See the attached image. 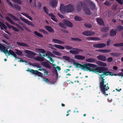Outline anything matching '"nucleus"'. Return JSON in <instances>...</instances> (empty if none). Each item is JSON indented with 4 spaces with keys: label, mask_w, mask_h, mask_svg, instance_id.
Returning <instances> with one entry per match:
<instances>
[{
    "label": "nucleus",
    "mask_w": 123,
    "mask_h": 123,
    "mask_svg": "<svg viewBox=\"0 0 123 123\" xmlns=\"http://www.w3.org/2000/svg\"><path fill=\"white\" fill-rule=\"evenodd\" d=\"M51 18L54 21L56 22H58V20L55 17H51Z\"/></svg>",
    "instance_id": "6e6d98bb"
},
{
    "label": "nucleus",
    "mask_w": 123,
    "mask_h": 123,
    "mask_svg": "<svg viewBox=\"0 0 123 123\" xmlns=\"http://www.w3.org/2000/svg\"><path fill=\"white\" fill-rule=\"evenodd\" d=\"M42 64L46 68H51V66L46 62H43Z\"/></svg>",
    "instance_id": "2f4dec72"
},
{
    "label": "nucleus",
    "mask_w": 123,
    "mask_h": 123,
    "mask_svg": "<svg viewBox=\"0 0 123 123\" xmlns=\"http://www.w3.org/2000/svg\"><path fill=\"white\" fill-rule=\"evenodd\" d=\"M97 63L100 66H107V64L105 63L100 61H97Z\"/></svg>",
    "instance_id": "7c9ffc66"
},
{
    "label": "nucleus",
    "mask_w": 123,
    "mask_h": 123,
    "mask_svg": "<svg viewBox=\"0 0 123 123\" xmlns=\"http://www.w3.org/2000/svg\"><path fill=\"white\" fill-rule=\"evenodd\" d=\"M113 45L115 47L123 46V43H117L113 44Z\"/></svg>",
    "instance_id": "4c0bfd02"
},
{
    "label": "nucleus",
    "mask_w": 123,
    "mask_h": 123,
    "mask_svg": "<svg viewBox=\"0 0 123 123\" xmlns=\"http://www.w3.org/2000/svg\"><path fill=\"white\" fill-rule=\"evenodd\" d=\"M113 60V58L112 57L108 58V62H111Z\"/></svg>",
    "instance_id": "4d7b16f0"
},
{
    "label": "nucleus",
    "mask_w": 123,
    "mask_h": 123,
    "mask_svg": "<svg viewBox=\"0 0 123 123\" xmlns=\"http://www.w3.org/2000/svg\"><path fill=\"white\" fill-rule=\"evenodd\" d=\"M74 19L75 20L80 21L82 20V19L80 17L77 16H75L74 17Z\"/></svg>",
    "instance_id": "72a5a7b5"
},
{
    "label": "nucleus",
    "mask_w": 123,
    "mask_h": 123,
    "mask_svg": "<svg viewBox=\"0 0 123 123\" xmlns=\"http://www.w3.org/2000/svg\"><path fill=\"white\" fill-rule=\"evenodd\" d=\"M91 40H95V41H97L98 40H100V38H98L97 37H91Z\"/></svg>",
    "instance_id": "8fccbe9b"
},
{
    "label": "nucleus",
    "mask_w": 123,
    "mask_h": 123,
    "mask_svg": "<svg viewBox=\"0 0 123 123\" xmlns=\"http://www.w3.org/2000/svg\"><path fill=\"white\" fill-rule=\"evenodd\" d=\"M70 39L73 41H81L82 40L78 38H71Z\"/></svg>",
    "instance_id": "c03bdc74"
},
{
    "label": "nucleus",
    "mask_w": 123,
    "mask_h": 123,
    "mask_svg": "<svg viewBox=\"0 0 123 123\" xmlns=\"http://www.w3.org/2000/svg\"><path fill=\"white\" fill-rule=\"evenodd\" d=\"M53 53L55 55L58 56H60L61 55V53L58 51H54L53 52Z\"/></svg>",
    "instance_id": "3c124183"
},
{
    "label": "nucleus",
    "mask_w": 123,
    "mask_h": 123,
    "mask_svg": "<svg viewBox=\"0 0 123 123\" xmlns=\"http://www.w3.org/2000/svg\"><path fill=\"white\" fill-rule=\"evenodd\" d=\"M53 47H55L57 48H58L62 49H64V46L56 44L54 45L53 46Z\"/></svg>",
    "instance_id": "473e14b6"
},
{
    "label": "nucleus",
    "mask_w": 123,
    "mask_h": 123,
    "mask_svg": "<svg viewBox=\"0 0 123 123\" xmlns=\"http://www.w3.org/2000/svg\"><path fill=\"white\" fill-rule=\"evenodd\" d=\"M65 47L66 49L68 50L73 49V50H70L69 51V52L70 53L74 54L77 55L79 54L80 52H82L83 51V50L81 49H79L77 48H73L68 45H65Z\"/></svg>",
    "instance_id": "7ed1b4c3"
},
{
    "label": "nucleus",
    "mask_w": 123,
    "mask_h": 123,
    "mask_svg": "<svg viewBox=\"0 0 123 123\" xmlns=\"http://www.w3.org/2000/svg\"><path fill=\"white\" fill-rule=\"evenodd\" d=\"M8 3L11 6L13 7L14 8H16L18 10L20 11L21 10V7L20 6L14 4L13 5L12 4V2L10 1L9 0H6Z\"/></svg>",
    "instance_id": "6e6552de"
},
{
    "label": "nucleus",
    "mask_w": 123,
    "mask_h": 123,
    "mask_svg": "<svg viewBox=\"0 0 123 123\" xmlns=\"http://www.w3.org/2000/svg\"><path fill=\"white\" fill-rule=\"evenodd\" d=\"M17 44L18 45L21 46H25L26 47H28V45L27 43H23L22 42H17Z\"/></svg>",
    "instance_id": "393cba45"
},
{
    "label": "nucleus",
    "mask_w": 123,
    "mask_h": 123,
    "mask_svg": "<svg viewBox=\"0 0 123 123\" xmlns=\"http://www.w3.org/2000/svg\"><path fill=\"white\" fill-rule=\"evenodd\" d=\"M44 58L43 57H40L38 56L36 57L35 58V59L39 61H44Z\"/></svg>",
    "instance_id": "ea45409f"
},
{
    "label": "nucleus",
    "mask_w": 123,
    "mask_h": 123,
    "mask_svg": "<svg viewBox=\"0 0 123 123\" xmlns=\"http://www.w3.org/2000/svg\"><path fill=\"white\" fill-rule=\"evenodd\" d=\"M8 55H12V56L15 57V58H18V57H16V55L14 51L12 50H9L8 53Z\"/></svg>",
    "instance_id": "4be33fe9"
},
{
    "label": "nucleus",
    "mask_w": 123,
    "mask_h": 123,
    "mask_svg": "<svg viewBox=\"0 0 123 123\" xmlns=\"http://www.w3.org/2000/svg\"><path fill=\"white\" fill-rule=\"evenodd\" d=\"M18 59H20V60H19V61H18V62H26L25 61H23V59H22V58H21V59H20L19 58H18Z\"/></svg>",
    "instance_id": "0e129e2a"
},
{
    "label": "nucleus",
    "mask_w": 123,
    "mask_h": 123,
    "mask_svg": "<svg viewBox=\"0 0 123 123\" xmlns=\"http://www.w3.org/2000/svg\"><path fill=\"white\" fill-rule=\"evenodd\" d=\"M5 18L6 20L8 21L11 24L13 25H15L18 28L21 30H22L23 29L22 27L21 26L18 24L15 23L13 21L8 17L7 16Z\"/></svg>",
    "instance_id": "423d86ee"
},
{
    "label": "nucleus",
    "mask_w": 123,
    "mask_h": 123,
    "mask_svg": "<svg viewBox=\"0 0 123 123\" xmlns=\"http://www.w3.org/2000/svg\"><path fill=\"white\" fill-rule=\"evenodd\" d=\"M115 0L120 4H122L123 3V2L121 0Z\"/></svg>",
    "instance_id": "13d9d810"
},
{
    "label": "nucleus",
    "mask_w": 123,
    "mask_h": 123,
    "mask_svg": "<svg viewBox=\"0 0 123 123\" xmlns=\"http://www.w3.org/2000/svg\"><path fill=\"white\" fill-rule=\"evenodd\" d=\"M65 12H66L67 13L71 12L74 10V8L73 5L71 4L65 6Z\"/></svg>",
    "instance_id": "39448f33"
},
{
    "label": "nucleus",
    "mask_w": 123,
    "mask_h": 123,
    "mask_svg": "<svg viewBox=\"0 0 123 123\" xmlns=\"http://www.w3.org/2000/svg\"><path fill=\"white\" fill-rule=\"evenodd\" d=\"M0 26L1 30H3L4 29L6 30L7 27L1 21H0Z\"/></svg>",
    "instance_id": "c85d7f7f"
},
{
    "label": "nucleus",
    "mask_w": 123,
    "mask_h": 123,
    "mask_svg": "<svg viewBox=\"0 0 123 123\" xmlns=\"http://www.w3.org/2000/svg\"><path fill=\"white\" fill-rule=\"evenodd\" d=\"M96 60V59L92 58H88L86 60V61L91 63H93L95 62Z\"/></svg>",
    "instance_id": "cd10ccee"
},
{
    "label": "nucleus",
    "mask_w": 123,
    "mask_h": 123,
    "mask_svg": "<svg viewBox=\"0 0 123 123\" xmlns=\"http://www.w3.org/2000/svg\"><path fill=\"white\" fill-rule=\"evenodd\" d=\"M57 15L59 17L61 18H64V17L63 16L59 13H57Z\"/></svg>",
    "instance_id": "5fc2aeb1"
},
{
    "label": "nucleus",
    "mask_w": 123,
    "mask_h": 123,
    "mask_svg": "<svg viewBox=\"0 0 123 123\" xmlns=\"http://www.w3.org/2000/svg\"><path fill=\"white\" fill-rule=\"evenodd\" d=\"M39 30L40 32H42L45 34L47 35L48 34L47 32L43 29H39Z\"/></svg>",
    "instance_id": "de8ad7c7"
},
{
    "label": "nucleus",
    "mask_w": 123,
    "mask_h": 123,
    "mask_svg": "<svg viewBox=\"0 0 123 123\" xmlns=\"http://www.w3.org/2000/svg\"><path fill=\"white\" fill-rule=\"evenodd\" d=\"M25 52L27 54L26 56L29 58H32L36 55L35 53L29 50H25Z\"/></svg>",
    "instance_id": "0eeeda50"
},
{
    "label": "nucleus",
    "mask_w": 123,
    "mask_h": 123,
    "mask_svg": "<svg viewBox=\"0 0 123 123\" xmlns=\"http://www.w3.org/2000/svg\"><path fill=\"white\" fill-rule=\"evenodd\" d=\"M117 33L116 30L112 29L110 31V35L111 36H114L116 35Z\"/></svg>",
    "instance_id": "b1692460"
},
{
    "label": "nucleus",
    "mask_w": 123,
    "mask_h": 123,
    "mask_svg": "<svg viewBox=\"0 0 123 123\" xmlns=\"http://www.w3.org/2000/svg\"><path fill=\"white\" fill-rule=\"evenodd\" d=\"M53 72L54 74H55L56 76V77H58V73L57 70L55 68L53 69Z\"/></svg>",
    "instance_id": "864d4df0"
},
{
    "label": "nucleus",
    "mask_w": 123,
    "mask_h": 123,
    "mask_svg": "<svg viewBox=\"0 0 123 123\" xmlns=\"http://www.w3.org/2000/svg\"><path fill=\"white\" fill-rule=\"evenodd\" d=\"M97 57L98 60L103 61H105L106 60V57L103 55H98Z\"/></svg>",
    "instance_id": "6ab92c4d"
},
{
    "label": "nucleus",
    "mask_w": 123,
    "mask_h": 123,
    "mask_svg": "<svg viewBox=\"0 0 123 123\" xmlns=\"http://www.w3.org/2000/svg\"><path fill=\"white\" fill-rule=\"evenodd\" d=\"M52 42L55 43H57L59 44H63L64 43V42L61 41L60 40L56 39H53L52 40Z\"/></svg>",
    "instance_id": "412c9836"
},
{
    "label": "nucleus",
    "mask_w": 123,
    "mask_h": 123,
    "mask_svg": "<svg viewBox=\"0 0 123 123\" xmlns=\"http://www.w3.org/2000/svg\"><path fill=\"white\" fill-rule=\"evenodd\" d=\"M84 25L87 28H91L92 27V26L91 24L87 23H85L84 24Z\"/></svg>",
    "instance_id": "37998d69"
},
{
    "label": "nucleus",
    "mask_w": 123,
    "mask_h": 123,
    "mask_svg": "<svg viewBox=\"0 0 123 123\" xmlns=\"http://www.w3.org/2000/svg\"><path fill=\"white\" fill-rule=\"evenodd\" d=\"M63 22L66 26H68L70 27H73V24L72 23L69 21L65 19L64 20Z\"/></svg>",
    "instance_id": "f8f14e48"
},
{
    "label": "nucleus",
    "mask_w": 123,
    "mask_h": 123,
    "mask_svg": "<svg viewBox=\"0 0 123 123\" xmlns=\"http://www.w3.org/2000/svg\"><path fill=\"white\" fill-rule=\"evenodd\" d=\"M106 44L103 43H99L93 44V46L96 48H102L105 47Z\"/></svg>",
    "instance_id": "9d476101"
},
{
    "label": "nucleus",
    "mask_w": 123,
    "mask_h": 123,
    "mask_svg": "<svg viewBox=\"0 0 123 123\" xmlns=\"http://www.w3.org/2000/svg\"><path fill=\"white\" fill-rule=\"evenodd\" d=\"M38 70H40L43 71V74L44 75V76L47 75L48 73L46 69L43 68H42L41 69H39Z\"/></svg>",
    "instance_id": "c756f323"
},
{
    "label": "nucleus",
    "mask_w": 123,
    "mask_h": 123,
    "mask_svg": "<svg viewBox=\"0 0 123 123\" xmlns=\"http://www.w3.org/2000/svg\"><path fill=\"white\" fill-rule=\"evenodd\" d=\"M80 4L81 6L83 8V10L85 13L88 15H91V12L89 8L87 7V5L85 2L80 1Z\"/></svg>",
    "instance_id": "20e7f679"
},
{
    "label": "nucleus",
    "mask_w": 123,
    "mask_h": 123,
    "mask_svg": "<svg viewBox=\"0 0 123 123\" xmlns=\"http://www.w3.org/2000/svg\"><path fill=\"white\" fill-rule=\"evenodd\" d=\"M42 74L41 72H38V73H37V75H38V76H40Z\"/></svg>",
    "instance_id": "774afa93"
},
{
    "label": "nucleus",
    "mask_w": 123,
    "mask_h": 123,
    "mask_svg": "<svg viewBox=\"0 0 123 123\" xmlns=\"http://www.w3.org/2000/svg\"><path fill=\"white\" fill-rule=\"evenodd\" d=\"M48 14V15H49V16H51L52 17H55V16H54L53 15V13H50L49 14H49Z\"/></svg>",
    "instance_id": "e2e57ef3"
},
{
    "label": "nucleus",
    "mask_w": 123,
    "mask_h": 123,
    "mask_svg": "<svg viewBox=\"0 0 123 123\" xmlns=\"http://www.w3.org/2000/svg\"><path fill=\"white\" fill-rule=\"evenodd\" d=\"M88 3L89 6L91 9L93 10L95 8L96 6L95 4L92 1L89 0L88 1Z\"/></svg>",
    "instance_id": "2eb2a0df"
},
{
    "label": "nucleus",
    "mask_w": 123,
    "mask_h": 123,
    "mask_svg": "<svg viewBox=\"0 0 123 123\" xmlns=\"http://www.w3.org/2000/svg\"><path fill=\"white\" fill-rule=\"evenodd\" d=\"M34 33L35 35L37 36L38 37H43V36L40 33L37 32L36 31H34Z\"/></svg>",
    "instance_id": "e433bc0d"
},
{
    "label": "nucleus",
    "mask_w": 123,
    "mask_h": 123,
    "mask_svg": "<svg viewBox=\"0 0 123 123\" xmlns=\"http://www.w3.org/2000/svg\"><path fill=\"white\" fill-rule=\"evenodd\" d=\"M38 51L39 52V55L40 56H42V55L41 53H43L45 52V51L43 49H38Z\"/></svg>",
    "instance_id": "f704fd0d"
},
{
    "label": "nucleus",
    "mask_w": 123,
    "mask_h": 123,
    "mask_svg": "<svg viewBox=\"0 0 123 123\" xmlns=\"http://www.w3.org/2000/svg\"><path fill=\"white\" fill-rule=\"evenodd\" d=\"M21 13L23 15L25 16L27 18V17H28L29 16V15H28L27 14L25 13L22 12Z\"/></svg>",
    "instance_id": "bf43d9fd"
},
{
    "label": "nucleus",
    "mask_w": 123,
    "mask_h": 123,
    "mask_svg": "<svg viewBox=\"0 0 123 123\" xmlns=\"http://www.w3.org/2000/svg\"><path fill=\"white\" fill-rule=\"evenodd\" d=\"M101 31L102 32H106L108 31V27H102L101 29Z\"/></svg>",
    "instance_id": "a18cd8bd"
},
{
    "label": "nucleus",
    "mask_w": 123,
    "mask_h": 123,
    "mask_svg": "<svg viewBox=\"0 0 123 123\" xmlns=\"http://www.w3.org/2000/svg\"><path fill=\"white\" fill-rule=\"evenodd\" d=\"M117 29L118 31H122L123 30V26L121 25H118L117 26Z\"/></svg>",
    "instance_id": "a19ab883"
},
{
    "label": "nucleus",
    "mask_w": 123,
    "mask_h": 123,
    "mask_svg": "<svg viewBox=\"0 0 123 123\" xmlns=\"http://www.w3.org/2000/svg\"><path fill=\"white\" fill-rule=\"evenodd\" d=\"M95 68H92L91 67H89V71L90 72L92 71L98 74L101 77L104 75H108V71H105L108 70V68L104 67H101L98 66L97 67V66Z\"/></svg>",
    "instance_id": "f257e3e1"
},
{
    "label": "nucleus",
    "mask_w": 123,
    "mask_h": 123,
    "mask_svg": "<svg viewBox=\"0 0 123 123\" xmlns=\"http://www.w3.org/2000/svg\"><path fill=\"white\" fill-rule=\"evenodd\" d=\"M117 7V6L116 5H114L112 8V9L113 10H115L116 9Z\"/></svg>",
    "instance_id": "052dcab7"
},
{
    "label": "nucleus",
    "mask_w": 123,
    "mask_h": 123,
    "mask_svg": "<svg viewBox=\"0 0 123 123\" xmlns=\"http://www.w3.org/2000/svg\"><path fill=\"white\" fill-rule=\"evenodd\" d=\"M16 50V53L17 54L20 55H22V51L17 49Z\"/></svg>",
    "instance_id": "49530a36"
},
{
    "label": "nucleus",
    "mask_w": 123,
    "mask_h": 123,
    "mask_svg": "<svg viewBox=\"0 0 123 123\" xmlns=\"http://www.w3.org/2000/svg\"><path fill=\"white\" fill-rule=\"evenodd\" d=\"M20 18L26 24L32 26H34V25L32 23V22L29 21L28 20L23 18Z\"/></svg>",
    "instance_id": "9b49d317"
},
{
    "label": "nucleus",
    "mask_w": 123,
    "mask_h": 123,
    "mask_svg": "<svg viewBox=\"0 0 123 123\" xmlns=\"http://www.w3.org/2000/svg\"><path fill=\"white\" fill-rule=\"evenodd\" d=\"M45 28L49 32L53 33L55 32L54 30L51 26L46 25L45 26Z\"/></svg>",
    "instance_id": "aec40b11"
},
{
    "label": "nucleus",
    "mask_w": 123,
    "mask_h": 123,
    "mask_svg": "<svg viewBox=\"0 0 123 123\" xmlns=\"http://www.w3.org/2000/svg\"><path fill=\"white\" fill-rule=\"evenodd\" d=\"M97 21L98 24L101 26L104 25V23L103 19L101 18H97Z\"/></svg>",
    "instance_id": "a211bd4d"
},
{
    "label": "nucleus",
    "mask_w": 123,
    "mask_h": 123,
    "mask_svg": "<svg viewBox=\"0 0 123 123\" xmlns=\"http://www.w3.org/2000/svg\"><path fill=\"white\" fill-rule=\"evenodd\" d=\"M82 34L86 36H91L95 34L94 32L90 31H87L82 32Z\"/></svg>",
    "instance_id": "1a4fd4ad"
},
{
    "label": "nucleus",
    "mask_w": 123,
    "mask_h": 123,
    "mask_svg": "<svg viewBox=\"0 0 123 123\" xmlns=\"http://www.w3.org/2000/svg\"><path fill=\"white\" fill-rule=\"evenodd\" d=\"M65 6H64L63 4H61L60 6V10L61 12L63 13L65 12Z\"/></svg>",
    "instance_id": "5701e85b"
},
{
    "label": "nucleus",
    "mask_w": 123,
    "mask_h": 123,
    "mask_svg": "<svg viewBox=\"0 0 123 123\" xmlns=\"http://www.w3.org/2000/svg\"><path fill=\"white\" fill-rule=\"evenodd\" d=\"M46 54V56H51L53 55V54L52 53L49 51H48Z\"/></svg>",
    "instance_id": "603ef678"
},
{
    "label": "nucleus",
    "mask_w": 123,
    "mask_h": 123,
    "mask_svg": "<svg viewBox=\"0 0 123 123\" xmlns=\"http://www.w3.org/2000/svg\"><path fill=\"white\" fill-rule=\"evenodd\" d=\"M7 14L8 16H10L11 18L13 20L15 21H19V19L17 18L16 17L12 14L10 13H8Z\"/></svg>",
    "instance_id": "bb28decb"
},
{
    "label": "nucleus",
    "mask_w": 123,
    "mask_h": 123,
    "mask_svg": "<svg viewBox=\"0 0 123 123\" xmlns=\"http://www.w3.org/2000/svg\"><path fill=\"white\" fill-rule=\"evenodd\" d=\"M0 46V50H1L2 52H4L5 54H6L7 53L8 54L9 51L7 49H6V47L2 44Z\"/></svg>",
    "instance_id": "ddd939ff"
},
{
    "label": "nucleus",
    "mask_w": 123,
    "mask_h": 123,
    "mask_svg": "<svg viewBox=\"0 0 123 123\" xmlns=\"http://www.w3.org/2000/svg\"><path fill=\"white\" fill-rule=\"evenodd\" d=\"M5 24L9 29H10L12 28L13 30L16 32H18L19 31V30L17 28L12 25H10L8 23H6Z\"/></svg>",
    "instance_id": "dca6fc26"
},
{
    "label": "nucleus",
    "mask_w": 123,
    "mask_h": 123,
    "mask_svg": "<svg viewBox=\"0 0 123 123\" xmlns=\"http://www.w3.org/2000/svg\"><path fill=\"white\" fill-rule=\"evenodd\" d=\"M58 1L56 0H52L50 3V5L52 7H56L57 5Z\"/></svg>",
    "instance_id": "f3484780"
},
{
    "label": "nucleus",
    "mask_w": 123,
    "mask_h": 123,
    "mask_svg": "<svg viewBox=\"0 0 123 123\" xmlns=\"http://www.w3.org/2000/svg\"><path fill=\"white\" fill-rule=\"evenodd\" d=\"M108 75H110L112 76H121L122 77H123V73L120 72L118 73H115L113 72H111L108 71Z\"/></svg>",
    "instance_id": "4468645a"
},
{
    "label": "nucleus",
    "mask_w": 123,
    "mask_h": 123,
    "mask_svg": "<svg viewBox=\"0 0 123 123\" xmlns=\"http://www.w3.org/2000/svg\"><path fill=\"white\" fill-rule=\"evenodd\" d=\"M110 55L112 56L118 57L120 55V54L119 53H112L110 54Z\"/></svg>",
    "instance_id": "58836bf2"
},
{
    "label": "nucleus",
    "mask_w": 123,
    "mask_h": 123,
    "mask_svg": "<svg viewBox=\"0 0 123 123\" xmlns=\"http://www.w3.org/2000/svg\"><path fill=\"white\" fill-rule=\"evenodd\" d=\"M43 10L44 12L47 14H49V11L47 7L45 6L43 7Z\"/></svg>",
    "instance_id": "09e8293b"
},
{
    "label": "nucleus",
    "mask_w": 123,
    "mask_h": 123,
    "mask_svg": "<svg viewBox=\"0 0 123 123\" xmlns=\"http://www.w3.org/2000/svg\"><path fill=\"white\" fill-rule=\"evenodd\" d=\"M74 64L76 67L78 68H80L82 70L88 71L89 70V67L92 68H96L97 66L96 65L90 63H84L83 65L81 64L78 63H74Z\"/></svg>",
    "instance_id": "f03ea898"
},
{
    "label": "nucleus",
    "mask_w": 123,
    "mask_h": 123,
    "mask_svg": "<svg viewBox=\"0 0 123 123\" xmlns=\"http://www.w3.org/2000/svg\"><path fill=\"white\" fill-rule=\"evenodd\" d=\"M59 25L60 26L64 29H66L67 27L63 23H59Z\"/></svg>",
    "instance_id": "79ce46f5"
},
{
    "label": "nucleus",
    "mask_w": 123,
    "mask_h": 123,
    "mask_svg": "<svg viewBox=\"0 0 123 123\" xmlns=\"http://www.w3.org/2000/svg\"><path fill=\"white\" fill-rule=\"evenodd\" d=\"M38 73V71L37 70H34V72H33V74H36L37 75V73Z\"/></svg>",
    "instance_id": "69168bd1"
},
{
    "label": "nucleus",
    "mask_w": 123,
    "mask_h": 123,
    "mask_svg": "<svg viewBox=\"0 0 123 123\" xmlns=\"http://www.w3.org/2000/svg\"><path fill=\"white\" fill-rule=\"evenodd\" d=\"M95 51L97 52H100L101 53H106L108 52V49H96Z\"/></svg>",
    "instance_id": "c9c22d12"
},
{
    "label": "nucleus",
    "mask_w": 123,
    "mask_h": 123,
    "mask_svg": "<svg viewBox=\"0 0 123 123\" xmlns=\"http://www.w3.org/2000/svg\"><path fill=\"white\" fill-rule=\"evenodd\" d=\"M37 7H38L40 8L41 6V4L40 2H38L37 3Z\"/></svg>",
    "instance_id": "680f3d73"
},
{
    "label": "nucleus",
    "mask_w": 123,
    "mask_h": 123,
    "mask_svg": "<svg viewBox=\"0 0 123 123\" xmlns=\"http://www.w3.org/2000/svg\"><path fill=\"white\" fill-rule=\"evenodd\" d=\"M75 58L79 60H83L85 59V57L80 55H75L74 56Z\"/></svg>",
    "instance_id": "a878e982"
},
{
    "label": "nucleus",
    "mask_w": 123,
    "mask_h": 123,
    "mask_svg": "<svg viewBox=\"0 0 123 123\" xmlns=\"http://www.w3.org/2000/svg\"><path fill=\"white\" fill-rule=\"evenodd\" d=\"M118 69V67L116 66H114L113 67V69L114 70H116Z\"/></svg>",
    "instance_id": "338daca9"
}]
</instances>
